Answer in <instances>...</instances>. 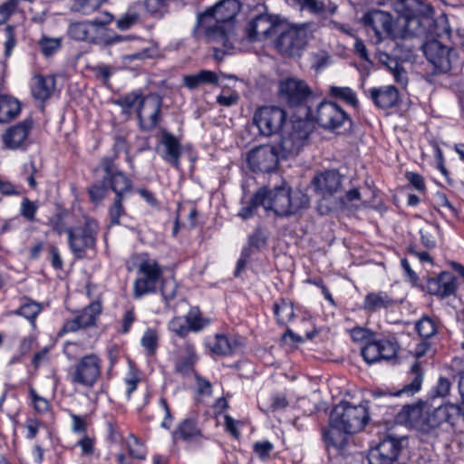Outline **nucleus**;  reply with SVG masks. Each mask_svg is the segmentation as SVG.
<instances>
[{
  "instance_id": "1",
  "label": "nucleus",
  "mask_w": 464,
  "mask_h": 464,
  "mask_svg": "<svg viewBox=\"0 0 464 464\" xmlns=\"http://www.w3.org/2000/svg\"><path fill=\"white\" fill-rule=\"evenodd\" d=\"M369 420L366 405L342 401L331 411V429L324 432V440L328 446L341 450L347 442L346 435L361 431Z\"/></svg>"
},
{
  "instance_id": "2",
  "label": "nucleus",
  "mask_w": 464,
  "mask_h": 464,
  "mask_svg": "<svg viewBox=\"0 0 464 464\" xmlns=\"http://www.w3.org/2000/svg\"><path fill=\"white\" fill-rule=\"evenodd\" d=\"M237 0H221L213 7L198 14L197 28L203 30L209 42H222L227 48L232 47L234 19L240 11Z\"/></svg>"
},
{
  "instance_id": "3",
  "label": "nucleus",
  "mask_w": 464,
  "mask_h": 464,
  "mask_svg": "<svg viewBox=\"0 0 464 464\" xmlns=\"http://www.w3.org/2000/svg\"><path fill=\"white\" fill-rule=\"evenodd\" d=\"M393 7L404 19V30L410 36H426L434 24L433 9L424 0H398Z\"/></svg>"
},
{
  "instance_id": "4",
  "label": "nucleus",
  "mask_w": 464,
  "mask_h": 464,
  "mask_svg": "<svg viewBox=\"0 0 464 464\" xmlns=\"http://www.w3.org/2000/svg\"><path fill=\"white\" fill-rule=\"evenodd\" d=\"M420 411V408L418 406L405 405L401 410V414L405 415L406 421L417 425L423 433L441 437L453 430L454 426L447 404L426 411L424 415H421Z\"/></svg>"
},
{
  "instance_id": "5",
  "label": "nucleus",
  "mask_w": 464,
  "mask_h": 464,
  "mask_svg": "<svg viewBox=\"0 0 464 464\" xmlns=\"http://www.w3.org/2000/svg\"><path fill=\"white\" fill-rule=\"evenodd\" d=\"M314 129V124L303 118L293 121L282 131L281 139L275 144L281 160L298 155Z\"/></svg>"
},
{
  "instance_id": "6",
  "label": "nucleus",
  "mask_w": 464,
  "mask_h": 464,
  "mask_svg": "<svg viewBox=\"0 0 464 464\" xmlns=\"http://www.w3.org/2000/svg\"><path fill=\"white\" fill-rule=\"evenodd\" d=\"M112 21V15L109 13L105 14L104 20L93 19L92 21H82L71 23L68 27V35L80 42H88L91 44H99L102 51L111 44L121 41V36L116 35L114 37L104 38L101 36L104 26Z\"/></svg>"
},
{
  "instance_id": "7",
  "label": "nucleus",
  "mask_w": 464,
  "mask_h": 464,
  "mask_svg": "<svg viewBox=\"0 0 464 464\" xmlns=\"http://www.w3.org/2000/svg\"><path fill=\"white\" fill-rule=\"evenodd\" d=\"M164 268L155 259L143 258L138 265L139 276L133 283V297L140 299L150 294H155L162 282Z\"/></svg>"
},
{
  "instance_id": "8",
  "label": "nucleus",
  "mask_w": 464,
  "mask_h": 464,
  "mask_svg": "<svg viewBox=\"0 0 464 464\" xmlns=\"http://www.w3.org/2000/svg\"><path fill=\"white\" fill-rule=\"evenodd\" d=\"M98 231V223L93 219H86L82 226L67 229L69 247L75 258L83 259L89 250H95Z\"/></svg>"
},
{
  "instance_id": "9",
  "label": "nucleus",
  "mask_w": 464,
  "mask_h": 464,
  "mask_svg": "<svg viewBox=\"0 0 464 464\" xmlns=\"http://www.w3.org/2000/svg\"><path fill=\"white\" fill-rule=\"evenodd\" d=\"M305 118L314 125L317 123L320 127L327 130H334L349 120L347 113L336 103L331 102H320L315 110L310 107L305 108Z\"/></svg>"
},
{
  "instance_id": "10",
  "label": "nucleus",
  "mask_w": 464,
  "mask_h": 464,
  "mask_svg": "<svg viewBox=\"0 0 464 464\" xmlns=\"http://www.w3.org/2000/svg\"><path fill=\"white\" fill-rule=\"evenodd\" d=\"M117 156L104 157L101 159L99 165L95 168V173L97 177L101 178V180L94 183L90 187L88 193L90 199L93 203H99L108 194L109 190H112V185L111 184L112 178L116 176V173H123L116 164Z\"/></svg>"
},
{
  "instance_id": "11",
  "label": "nucleus",
  "mask_w": 464,
  "mask_h": 464,
  "mask_svg": "<svg viewBox=\"0 0 464 464\" xmlns=\"http://www.w3.org/2000/svg\"><path fill=\"white\" fill-rule=\"evenodd\" d=\"M102 361L95 353H90L82 357L68 372V377L72 384L91 388L101 375Z\"/></svg>"
},
{
  "instance_id": "12",
  "label": "nucleus",
  "mask_w": 464,
  "mask_h": 464,
  "mask_svg": "<svg viewBox=\"0 0 464 464\" xmlns=\"http://www.w3.org/2000/svg\"><path fill=\"white\" fill-rule=\"evenodd\" d=\"M425 57L434 68L436 73H446L451 70L452 63L457 59L456 51L444 45L437 39H430L422 44Z\"/></svg>"
},
{
  "instance_id": "13",
  "label": "nucleus",
  "mask_w": 464,
  "mask_h": 464,
  "mask_svg": "<svg viewBox=\"0 0 464 464\" xmlns=\"http://www.w3.org/2000/svg\"><path fill=\"white\" fill-rule=\"evenodd\" d=\"M400 345L394 337L368 342L361 348V355L368 364L381 361L389 362L397 357Z\"/></svg>"
},
{
  "instance_id": "14",
  "label": "nucleus",
  "mask_w": 464,
  "mask_h": 464,
  "mask_svg": "<svg viewBox=\"0 0 464 464\" xmlns=\"http://www.w3.org/2000/svg\"><path fill=\"white\" fill-rule=\"evenodd\" d=\"M405 440V437L385 435L375 447L370 450L369 464H392L401 453L402 442Z\"/></svg>"
},
{
  "instance_id": "15",
  "label": "nucleus",
  "mask_w": 464,
  "mask_h": 464,
  "mask_svg": "<svg viewBox=\"0 0 464 464\" xmlns=\"http://www.w3.org/2000/svg\"><path fill=\"white\" fill-rule=\"evenodd\" d=\"M253 120L260 133L268 137L281 130L286 113L276 106H263L255 112Z\"/></svg>"
},
{
  "instance_id": "16",
  "label": "nucleus",
  "mask_w": 464,
  "mask_h": 464,
  "mask_svg": "<svg viewBox=\"0 0 464 464\" xmlns=\"http://www.w3.org/2000/svg\"><path fill=\"white\" fill-rule=\"evenodd\" d=\"M307 44V33L301 27H290L279 33L276 49L285 56H299Z\"/></svg>"
},
{
  "instance_id": "17",
  "label": "nucleus",
  "mask_w": 464,
  "mask_h": 464,
  "mask_svg": "<svg viewBox=\"0 0 464 464\" xmlns=\"http://www.w3.org/2000/svg\"><path fill=\"white\" fill-rule=\"evenodd\" d=\"M311 94L312 91L304 80L289 77L279 82L280 99L290 107L303 106Z\"/></svg>"
},
{
  "instance_id": "18",
  "label": "nucleus",
  "mask_w": 464,
  "mask_h": 464,
  "mask_svg": "<svg viewBox=\"0 0 464 464\" xmlns=\"http://www.w3.org/2000/svg\"><path fill=\"white\" fill-rule=\"evenodd\" d=\"M280 157L274 145H261L252 149L246 157L253 172H272L276 169Z\"/></svg>"
},
{
  "instance_id": "19",
  "label": "nucleus",
  "mask_w": 464,
  "mask_h": 464,
  "mask_svg": "<svg viewBox=\"0 0 464 464\" xmlns=\"http://www.w3.org/2000/svg\"><path fill=\"white\" fill-rule=\"evenodd\" d=\"M111 184L112 185V191L115 193L114 201L109 208L111 225H120L121 218L126 216L122 201L126 194L132 191V181L125 173H116Z\"/></svg>"
},
{
  "instance_id": "20",
  "label": "nucleus",
  "mask_w": 464,
  "mask_h": 464,
  "mask_svg": "<svg viewBox=\"0 0 464 464\" xmlns=\"http://www.w3.org/2000/svg\"><path fill=\"white\" fill-rule=\"evenodd\" d=\"M264 191L263 208L272 210L276 216L291 215V198H289V187L279 186L272 190Z\"/></svg>"
},
{
  "instance_id": "21",
  "label": "nucleus",
  "mask_w": 464,
  "mask_h": 464,
  "mask_svg": "<svg viewBox=\"0 0 464 464\" xmlns=\"http://www.w3.org/2000/svg\"><path fill=\"white\" fill-rule=\"evenodd\" d=\"M278 24L268 14H259L246 27V36L249 42L266 40L278 33Z\"/></svg>"
},
{
  "instance_id": "22",
  "label": "nucleus",
  "mask_w": 464,
  "mask_h": 464,
  "mask_svg": "<svg viewBox=\"0 0 464 464\" xmlns=\"http://www.w3.org/2000/svg\"><path fill=\"white\" fill-rule=\"evenodd\" d=\"M362 23L373 31L377 42L389 36L392 32V18L389 13L384 11L372 10L368 12L363 15Z\"/></svg>"
},
{
  "instance_id": "23",
  "label": "nucleus",
  "mask_w": 464,
  "mask_h": 464,
  "mask_svg": "<svg viewBox=\"0 0 464 464\" xmlns=\"http://www.w3.org/2000/svg\"><path fill=\"white\" fill-rule=\"evenodd\" d=\"M426 289L430 295L447 297L457 290L456 277L447 271H443L437 276H429L426 280Z\"/></svg>"
},
{
  "instance_id": "24",
  "label": "nucleus",
  "mask_w": 464,
  "mask_h": 464,
  "mask_svg": "<svg viewBox=\"0 0 464 464\" xmlns=\"http://www.w3.org/2000/svg\"><path fill=\"white\" fill-rule=\"evenodd\" d=\"M33 128V121L25 119L11 126L2 135V141L6 149L18 150L24 146V142Z\"/></svg>"
},
{
  "instance_id": "25",
  "label": "nucleus",
  "mask_w": 464,
  "mask_h": 464,
  "mask_svg": "<svg viewBox=\"0 0 464 464\" xmlns=\"http://www.w3.org/2000/svg\"><path fill=\"white\" fill-rule=\"evenodd\" d=\"M316 192L324 198L336 193L342 184V177L335 169L325 170L313 179Z\"/></svg>"
},
{
  "instance_id": "26",
  "label": "nucleus",
  "mask_w": 464,
  "mask_h": 464,
  "mask_svg": "<svg viewBox=\"0 0 464 464\" xmlns=\"http://www.w3.org/2000/svg\"><path fill=\"white\" fill-rule=\"evenodd\" d=\"M160 144L163 148L160 152L161 158L167 163H169L174 168L179 169L180 166L182 146L178 138H176L172 133L163 130L161 131Z\"/></svg>"
},
{
  "instance_id": "27",
  "label": "nucleus",
  "mask_w": 464,
  "mask_h": 464,
  "mask_svg": "<svg viewBox=\"0 0 464 464\" xmlns=\"http://www.w3.org/2000/svg\"><path fill=\"white\" fill-rule=\"evenodd\" d=\"M368 92L375 106L380 109H390L399 102V92L392 85L371 88Z\"/></svg>"
},
{
  "instance_id": "28",
  "label": "nucleus",
  "mask_w": 464,
  "mask_h": 464,
  "mask_svg": "<svg viewBox=\"0 0 464 464\" xmlns=\"http://www.w3.org/2000/svg\"><path fill=\"white\" fill-rule=\"evenodd\" d=\"M161 106L162 98L160 95H147V101L144 107L145 109L150 110V114L144 115L143 117H138L140 128L143 130H151L157 126L160 121Z\"/></svg>"
},
{
  "instance_id": "29",
  "label": "nucleus",
  "mask_w": 464,
  "mask_h": 464,
  "mask_svg": "<svg viewBox=\"0 0 464 464\" xmlns=\"http://www.w3.org/2000/svg\"><path fill=\"white\" fill-rule=\"evenodd\" d=\"M424 377V372L422 370L420 362L415 361L408 372L409 382L403 385V387L394 393L395 396L407 395L412 396L417 393L422 385Z\"/></svg>"
},
{
  "instance_id": "30",
  "label": "nucleus",
  "mask_w": 464,
  "mask_h": 464,
  "mask_svg": "<svg viewBox=\"0 0 464 464\" xmlns=\"http://www.w3.org/2000/svg\"><path fill=\"white\" fill-rule=\"evenodd\" d=\"M395 304V300L386 292H371L364 297L362 308L370 313H374L381 309H387Z\"/></svg>"
},
{
  "instance_id": "31",
  "label": "nucleus",
  "mask_w": 464,
  "mask_h": 464,
  "mask_svg": "<svg viewBox=\"0 0 464 464\" xmlns=\"http://www.w3.org/2000/svg\"><path fill=\"white\" fill-rule=\"evenodd\" d=\"M171 434L174 440H182L188 442L202 437L197 420L192 418L183 420Z\"/></svg>"
},
{
  "instance_id": "32",
  "label": "nucleus",
  "mask_w": 464,
  "mask_h": 464,
  "mask_svg": "<svg viewBox=\"0 0 464 464\" xmlns=\"http://www.w3.org/2000/svg\"><path fill=\"white\" fill-rule=\"evenodd\" d=\"M239 345L237 340H231L225 334H217L212 340L208 341L207 346L212 353L228 356L234 353Z\"/></svg>"
},
{
  "instance_id": "33",
  "label": "nucleus",
  "mask_w": 464,
  "mask_h": 464,
  "mask_svg": "<svg viewBox=\"0 0 464 464\" xmlns=\"http://www.w3.org/2000/svg\"><path fill=\"white\" fill-rule=\"evenodd\" d=\"M55 88V79L53 76L36 75L32 85V95L40 101L48 100Z\"/></svg>"
},
{
  "instance_id": "34",
  "label": "nucleus",
  "mask_w": 464,
  "mask_h": 464,
  "mask_svg": "<svg viewBox=\"0 0 464 464\" xmlns=\"http://www.w3.org/2000/svg\"><path fill=\"white\" fill-rule=\"evenodd\" d=\"M20 111L21 104L17 99L0 93V122L14 119Z\"/></svg>"
},
{
  "instance_id": "35",
  "label": "nucleus",
  "mask_w": 464,
  "mask_h": 464,
  "mask_svg": "<svg viewBox=\"0 0 464 464\" xmlns=\"http://www.w3.org/2000/svg\"><path fill=\"white\" fill-rule=\"evenodd\" d=\"M273 311L279 324L285 325L295 318L294 306L289 300L282 298L275 302Z\"/></svg>"
},
{
  "instance_id": "36",
  "label": "nucleus",
  "mask_w": 464,
  "mask_h": 464,
  "mask_svg": "<svg viewBox=\"0 0 464 464\" xmlns=\"http://www.w3.org/2000/svg\"><path fill=\"white\" fill-rule=\"evenodd\" d=\"M42 311L41 304L31 299H25V302L21 306L14 311V314L21 315L30 321L33 328L36 327L35 319Z\"/></svg>"
},
{
  "instance_id": "37",
  "label": "nucleus",
  "mask_w": 464,
  "mask_h": 464,
  "mask_svg": "<svg viewBox=\"0 0 464 464\" xmlns=\"http://www.w3.org/2000/svg\"><path fill=\"white\" fill-rule=\"evenodd\" d=\"M157 54V50L153 46H148L140 51L134 52L130 54H126L122 57V62L125 65L134 64L140 66L147 59H151Z\"/></svg>"
},
{
  "instance_id": "38",
  "label": "nucleus",
  "mask_w": 464,
  "mask_h": 464,
  "mask_svg": "<svg viewBox=\"0 0 464 464\" xmlns=\"http://www.w3.org/2000/svg\"><path fill=\"white\" fill-rule=\"evenodd\" d=\"M102 312V304L100 302H92L87 307H85L82 314L78 315V321L82 324L83 328L92 326L99 314Z\"/></svg>"
},
{
  "instance_id": "39",
  "label": "nucleus",
  "mask_w": 464,
  "mask_h": 464,
  "mask_svg": "<svg viewBox=\"0 0 464 464\" xmlns=\"http://www.w3.org/2000/svg\"><path fill=\"white\" fill-rule=\"evenodd\" d=\"M329 95L354 108L357 107L359 103L355 92L350 87L330 86Z\"/></svg>"
},
{
  "instance_id": "40",
  "label": "nucleus",
  "mask_w": 464,
  "mask_h": 464,
  "mask_svg": "<svg viewBox=\"0 0 464 464\" xmlns=\"http://www.w3.org/2000/svg\"><path fill=\"white\" fill-rule=\"evenodd\" d=\"M415 330L421 338H431L438 331L437 321L430 316L424 315L416 322Z\"/></svg>"
},
{
  "instance_id": "41",
  "label": "nucleus",
  "mask_w": 464,
  "mask_h": 464,
  "mask_svg": "<svg viewBox=\"0 0 464 464\" xmlns=\"http://www.w3.org/2000/svg\"><path fill=\"white\" fill-rule=\"evenodd\" d=\"M263 200H264V191L259 189L251 198L249 204L246 207H243L240 209L238 216L244 220L252 218L256 214L257 208L260 206L263 207Z\"/></svg>"
},
{
  "instance_id": "42",
  "label": "nucleus",
  "mask_w": 464,
  "mask_h": 464,
  "mask_svg": "<svg viewBox=\"0 0 464 464\" xmlns=\"http://www.w3.org/2000/svg\"><path fill=\"white\" fill-rule=\"evenodd\" d=\"M105 2L107 0H73L71 9L86 15L98 10Z\"/></svg>"
},
{
  "instance_id": "43",
  "label": "nucleus",
  "mask_w": 464,
  "mask_h": 464,
  "mask_svg": "<svg viewBox=\"0 0 464 464\" xmlns=\"http://www.w3.org/2000/svg\"><path fill=\"white\" fill-rule=\"evenodd\" d=\"M38 44L42 53L45 57H50L62 48V38L43 36Z\"/></svg>"
},
{
  "instance_id": "44",
  "label": "nucleus",
  "mask_w": 464,
  "mask_h": 464,
  "mask_svg": "<svg viewBox=\"0 0 464 464\" xmlns=\"http://www.w3.org/2000/svg\"><path fill=\"white\" fill-rule=\"evenodd\" d=\"M186 318L190 332H198L209 324V320L203 318L198 308H191Z\"/></svg>"
},
{
  "instance_id": "45",
  "label": "nucleus",
  "mask_w": 464,
  "mask_h": 464,
  "mask_svg": "<svg viewBox=\"0 0 464 464\" xmlns=\"http://www.w3.org/2000/svg\"><path fill=\"white\" fill-rule=\"evenodd\" d=\"M39 208L37 202L31 200L29 198H23L20 205V215L28 222H34L36 220V213Z\"/></svg>"
},
{
  "instance_id": "46",
  "label": "nucleus",
  "mask_w": 464,
  "mask_h": 464,
  "mask_svg": "<svg viewBox=\"0 0 464 464\" xmlns=\"http://www.w3.org/2000/svg\"><path fill=\"white\" fill-rule=\"evenodd\" d=\"M300 6L301 10H305L314 15H322L325 10L326 5L321 0H293Z\"/></svg>"
},
{
  "instance_id": "47",
  "label": "nucleus",
  "mask_w": 464,
  "mask_h": 464,
  "mask_svg": "<svg viewBox=\"0 0 464 464\" xmlns=\"http://www.w3.org/2000/svg\"><path fill=\"white\" fill-rule=\"evenodd\" d=\"M159 288L160 289L161 295L167 305L177 295L178 285L173 278L163 277Z\"/></svg>"
},
{
  "instance_id": "48",
  "label": "nucleus",
  "mask_w": 464,
  "mask_h": 464,
  "mask_svg": "<svg viewBox=\"0 0 464 464\" xmlns=\"http://www.w3.org/2000/svg\"><path fill=\"white\" fill-rule=\"evenodd\" d=\"M438 228L429 225L420 229V243L427 249H433L437 246L436 235Z\"/></svg>"
},
{
  "instance_id": "49",
  "label": "nucleus",
  "mask_w": 464,
  "mask_h": 464,
  "mask_svg": "<svg viewBox=\"0 0 464 464\" xmlns=\"http://www.w3.org/2000/svg\"><path fill=\"white\" fill-rule=\"evenodd\" d=\"M289 198H291V215L309 205L308 197L300 190L294 191L289 188Z\"/></svg>"
},
{
  "instance_id": "50",
  "label": "nucleus",
  "mask_w": 464,
  "mask_h": 464,
  "mask_svg": "<svg viewBox=\"0 0 464 464\" xmlns=\"http://www.w3.org/2000/svg\"><path fill=\"white\" fill-rule=\"evenodd\" d=\"M38 172L39 170L34 160H29L23 164L21 175L24 177L32 189H36L38 187V183L35 179Z\"/></svg>"
},
{
  "instance_id": "51",
  "label": "nucleus",
  "mask_w": 464,
  "mask_h": 464,
  "mask_svg": "<svg viewBox=\"0 0 464 464\" xmlns=\"http://www.w3.org/2000/svg\"><path fill=\"white\" fill-rule=\"evenodd\" d=\"M140 21V12L134 8L129 9L118 21L120 30H127Z\"/></svg>"
},
{
  "instance_id": "52",
  "label": "nucleus",
  "mask_w": 464,
  "mask_h": 464,
  "mask_svg": "<svg viewBox=\"0 0 464 464\" xmlns=\"http://www.w3.org/2000/svg\"><path fill=\"white\" fill-rule=\"evenodd\" d=\"M145 96H142L140 92H132L130 93L126 94L123 97L118 99L115 103L121 106L124 110H130L134 107H139L140 101L143 99Z\"/></svg>"
},
{
  "instance_id": "53",
  "label": "nucleus",
  "mask_w": 464,
  "mask_h": 464,
  "mask_svg": "<svg viewBox=\"0 0 464 464\" xmlns=\"http://www.w3.org/2000/svg\"><path fill=\"white\" fill-rule=\"evenodd\" d=\"M127 447L129 450V453L131 457L138 459H145V456H146L145 448L135 436L130 435L127 439Z\"/></svg>"
},
{
  "instance_id": "54",
  "label": "nucleus",
  "mask_w": 464,
  "mask_h": 464,
  "mask_svg": "<svg viewBox=\"0 0 464 464\" xmlns=\"http://www.w3.org/2000/svg\"><path fill=\"white\" fill-rule=\"evenodd\" d=\"M169 328L179 337H185L190 332L186 316L174 317L169 322Z\"/></svg>"
},
{
  "instance_id": "55",
  "label": "nucleus",
  "mask_w": 464,
  "mask_h": 464,
  "mask_svg": "<svg viewBox=\"0 0 464 464\" xmlns=\"http://www.w3.org/2000/svg\"><path fill=\"white\" fill-rule=\"evenodd\" d=\"M141 345L150 354H153L158 346V336L156 332L151 329H148L141 338Z\"/></svg>"
},
{
  "instance_id": "56",
  "label": "nucleus",
  "mask_w": 464,
  "mask_h": 464,
  "mask_svg": "<svg viewBox=\"0 0 464 464\" xmlns=\"http://www.w3.org/2000/svg\"><path fill=\"white\" fill-rule=\"evenodd\" d=\"M267 237L260 227L255 228L253 233L248 236V247L261 248L266 245Z\"/></svg>"
},
{
  "instance_id": "57",
  "label": "nucleus",
  "mask_w": 464,
  "mask_h": 464,
  "mask_svg": "<svg viewBox=\"0 0 464 464\" xmlns=\"http://www.w3.org/2000/svg\"><path fill=\"white\" fill-rule=\"evenodd\" d=\"M195 363V355L193 353L188 354L185 358L179 359L176 363V372L182 374L188 375L193 371V365Z\"/></svg>"
},
{
  "instance_id": "58",
  "label": "nucleus",
  "mask_w": 464,
  "mask_h": 464,
  "mask_svg": "<svg viewBox=\"0 0 464 464\" xmlns=\"http://www.w3.org/2000/svg\"><path fill=\"white\" fill-rule=\"evenodd\" d=\"M351 337L354 342H364V344H366L368 342L373 341L372 332L362 327H355L352 329Z\"/></svg>"
},
{
  "instance_id": "59",
  "label": "nucleus",
  "mask_w": 464,
  "mask_h": 464,
  "mask_svg": "<svg viewBox=\"0 0 464 464\" xmlns=\"http://www.w3.org/2000/svg\"><path fill=\"white\" fill-rule=\"evenodd\" d=\"M29 393L33 400L35 411L38 412H46L49 409L48 401L39 396L34 388L29 389Z\"/></svg>"
},
{
  "instance_id": "60",
  "label": "nucleus",
  "mask_w": 464,
  "mask_h": 464,
  "mask_svg": "<svg viewBox=\"0 0 464 464\" xmlns=\"http://www.w3.org/2000/svg\"><path fill=\"white\" fill-rule=\"evenodd\" d=\"M273 448V444L268 440L256 442L253 447L255 453L262 459H265L269 456Z\"/></svg>"
},
{
  "instance_id": "61",
  "label": "nucleus",
  "mask_w": 464,
  "mask_h": 464,
  "mask_svg": "<svg viewBox=\"0 0 464 464\" xmlns=\"http://www.w3.org/2000/svg\"><path fill=\"white\" fill-rule=\"evenodd\" d=\"M405 178L416 190L420 192L425 190L424 179L421 175L416 172H406Z\"/></svg>"
},
{
  "instance_id": "62",
  "label": "nucleus",
  "mask_w": 464,
  "mask_h": 464,
  "mask_svg": "<svg viewBox=\"0 0 464 464\" xmlns=\"http://www.w3.org/2000/svg\"><path fill=\"white\" fill-rule=\"evenodd\" d=\"M251 256V249L248 246H245L240 254V257L237 260V267L234 272L236 277L239 276L241 272L245 269L247 261Z\"/></svg>"
},
{
  "instance_id": "63",
  "label": "nucleus",
  "mask_w": 464,
  "mask_h": 464,
  "mask_svg": "<svg viewBox=\"0 0 464 464\" xmlns=\"http://www.w3.org/2000/svg\"><path fill=\"white\" fill-rule=\"evenodd\" d=\"M144 5L151 14L161 15L165 7V0H146Z\"/></svg>"
},
{
  "instance_id": "64",
  "label": "nucleus",
  "mask_w": 464,
  "mask_h": 464,
  "mask_svg": "<svg viewBox=\"0 0 464 464\" xmlns=\"http://www.w3.org/2000/svg\"><path fill=\"white\" fill-rule=\"evenodd\" d=\"M447 408L449 410V413H450L453 426H455V421L459 417H461L464 420V401L459 404L448 403Z\"/></svg>"
}]
</instances>
